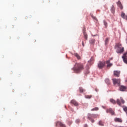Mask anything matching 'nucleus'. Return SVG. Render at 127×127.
I'll return each mask as SVG.
<instances>
[{"mask_svg": "<svg viewBox=\"0 0 127 127\" xmlns=\"http://www.w3.org/2000/svg\"><path fill=\"white\" fill-rule=\"evenodd\" d=\"M90 44H95V39H92L89 41Z\"/></svg>", "mask_w": 127, "mask_h": 127, "instance_id": "nucleus-22", "label": "nucleus"}, {"mask_svg": "<svg viewBox=\"0 0 127 127\" xmlns=\"http://www.w3.org/2000/svg\"><path fill=\"white\" fill-rule=\"evenodd\" d=\"M111 11L112 13H115V6L113 5L111 6Z\"/></svg>", "mask_w": 127, "mask_h": 127, "instance_id": "nucleus-18", "label": "nucleus"}, {"mask_svg": "<svg viewBox=\"0 0 127 127\" xmlns=\"http://www.w3.org/2000/svg\"><path fill=\"white\" fill-rule=\"evenodd\" d=\"M70 104H72V105H74L75 107H78L79 106V104L76 100L73 99L70 101Z\"/></svg>", "mask_w": 127, "mask_h": 127, "instance_id": "nucleus-8", "label": "nucleus"}, {"mask_svg": "<svg viewBox=\"0 0 127 127\" xmlns=\"http://www.w3.org/2000/svg\"><path fill=\"white\" fill-rule=\"evenodd\" d=\"M127 90V86H125L124 85H121L120 87V90L124 92V91H126Z\"/></svg>", "mask_w": 127, "mask_h": 127, "instance_id": "nucleus-14", "label": "nucleus"}, {"mask_svg": "<svg viewBox=\"0 0 127 127\" xmlns=\"http://www.w3.org/2000/svg\"><path fill=\"white\" fill-rule=\"evenodd\" d=\"M106 112L111 113V115H112V116H114V115H115V111H114L112 108L107 109Z\"/></svg>", "mask_w": 127, "mask_h": 127, "instance_id": "nucleus-11", "label": "nucleus"}, {"mask_svg": "<svg viewBox=\"0 0 127 127\" xmlns=\"http://www.w3.org/2000/svg\"><path fill=\"white\" fill-rule=\"evenodd\" d=\"M105 82L107 84H110V79L107 78L105 79Z\"/></svg>", "mask_w": 127, "mask_h": 127, "instance_id": "nucleus-30", "label": "nucleus"}, {"mask_svg": "<svg viewBox=\"0 0 127 127\" xmlns=\"http://www.w3.org/2000/svg\"><path fill=\"white\" fill-rule=\"evenodd\" d=\"M104 24L105 27H108V23L106 21H104Z\"/></svg>", "mask_w": 127, "mask_h": 127, "instance_id": "nucleus-29", "label": "nucleus"}, {"mask_svg": "<svg viewBox=\"0 0 127 127\" xmlns=\"http://www.w3.org/2000/svg\"><path fill=\"white\" fill-rule=\"evenodd\" d=\"M84 127H88V125L87 124L85 125Z\"/></svg>", "mask_w": 127, "mask_h": 127, "instance_id": "nucleus-39", "label": "nucleus"}, {"mask_svg": "<svg viewBox=\"0 0 127 127\" xmlns=\"http://www.w3.org/2000/svg\"><path fill=\"white\" fill-rule=\"evenodd\" d=\"M107 67V68H110V67H112L113 66V64L111 63L110 61L108 60L106 62Z\"/></svg>", "mask_w": 127, "mask_h": 127, "instance_id": "nucleus-13", "label": "nucleus"}, {"mask_svg": "<svg viewBox=\"0 0 127 127\" xmlns=\"http://www.w3.org/2000/svg\"><path fill=\"white\" fill-rule=\"evenodd\" d=\"M92 118H93V114H88L87 119H88V120H91Z\"/></svg>", "mask_w": 127, "mask_h": 127, "instance_id": "nucleus-20", "label": "nucleus"}, {"mask_svg": "<svg viewBox=\"0 0 127 127\" xmlns=\"http://www.w3.org/2000/svg\"><path fill=\"white\" fill-rule=\"evenodd\" d=\"M120 73L121 72L120 71H114V75H115L116 77H120Z\"/></svg>", "mask_w": 127, "mask_h": 127, "instance_id": "nucleus-16", "label": "nucleus"}, {"mask_svg": "<svg viewBox=\"0 0 127 127\" xmlns=\"http://www.w3.org/2000/svg\"><path fill=\"white\" fill-rule=\"evenodd\" d=\"M117 5H118V6H121V5H122V2H120V1H118L117 2Z\"/></svg>", "mask_w": 127, "mask_h": 127, "instance_id": "nucleus-27", "label": "nucleus"}, {"mask_svg": "<svg viewBox=\"0 0 127 127\" xmlns=\"http://www.w3.org/2000/svg\"><path fill=\"white\" fill-rule=\"evenodd\" d=\"M113 58L110 59L109 60L111 61V60H112Z\"/></svg>", "mask_w": 127, "mask_h": 127, "instance_id": "nucleus-41", "label": "nucleus"}, {"mask_svg": "<svg viewBox=\"0 0 127 127\" xmlns=\"http://www.w3.org/2000/svg\"><path fill=\"white\" fill-rule=\"evenodd\" d=\"M56 127H66V125L63 124L61 121H57L56 123Z\"/></svg>", "mask_w": 127, "mask_h": 127, "instance_id": "nucleus-5", "label": "nucleus"}, {"mask_svg": "<svg viewBox=\"0 0 127 127\" xmlns=\"http://www.w3.org/2000/svg\"><path fill=\"white\" fill-rule=\"evenodd\" d=\"M109 41V39L107 38L105 40V43L106 44H107V42H108Z\"/></svg>", "mask_w": 127, "mask_h": 127, "instance_id": "nucleus-37", "label": "nucleus"}, {"mask_svg": "<svg viewBox=\"0 0 127 127\" xmlns=\"http://www.w3.org/2000/svg\"><path fill=\"white\" fill-rule=\"evenodd\" d=\"M122 58L123 59L124 63L127 64V53H126L124 54V56H122Z\"/></svg>", "mask_w": 127, "mask_h": 127, "instance_id": "nucleus-7", "label": "nucleus"}, {"mask_svg": "<svg viewBox=\"0 0 127 127\" xmlns=\"http://www.w3.org/2000/svg\"><path fill=\"white\" fill-rule=\"evenodd\" d=\"M121 102L122 103V104H125V102L124 100V99H123V98L121 97Z\"/></svg>", "mask_w": 127, "mask_h": 127, "instance_id": "nucleus-31", "label": "nucleus"}, {"mask_svg": "<svg viewBox=\"0 0 127 127\" xmlns=\"http://www.w3.org/2000/svg\"><path fill=\"white\" fill-rule=\"evenodd\" d=\"M85 98L86 99H91V98H92V95H85Z\"/></svg>", "mask_w": 127, "mask_h": 127, "instance_id": "nucleus-26", "label": "nucleus"}, {"mask_svg": "<svg viewBox=\"0 0 127 127\" xmlns=\"http://www.w3.org/2000/svg\"><path fill=\"white\" fill-rule=\"evenodd\" d=\"M115 49H116L117 53H120V54H122L125 51V48L120 43L115 45Z\"/></svg>", "mask_w": 127, "mask_h": 127, "instance_id": "nucleus-2", "label": "nucleus"}, {"mask_svg": "<svg viewBox=\"0 0 127 127\" xmlns=\"http://www.w3.org/2000/svg\"><path fill=\"white\" fill-rule=\"evenodd\" d=\"M97 66L99 69H103L106 66V61H99L97 64Z\"/></svg>", "mask_w": 127, "mask_h": 127, "instance_id": "nucleus-4", "label": "nucleus"}, {"mask_svg": "<svg viewBox=\"0 0 127 127\" xmlns=\"http://www.w3.org/2000/svg\"><path fill=\"white\" fill-rule=\"evenodd\" d=\"M74 55V56H75V57H76L77 59H81V57H80V56H79V55L77 53H75Z\"/></svg>", "mask_w": 127, "mask_h": 127, "instance_id": "nucleus-21", "label": "nucleus"}, {"mask_svg": "<svg viewBox=\"0 0 127 127\" xmlns=\"http://www.w3.org/2000/svg\"><path fill=\"white\" fill-rule=\"evenodd\" d=\"M99 125L104 127V122H103L102 121H100L99 122Z\"/></svg>", "mask_w": 127, "mask_h": 127, "instance_id": "nucleus-24", "label": "nucleus"}, {"mask_svg": "<svg viewBox=\"0 0 127 127\" xmlns=\"http://www.w3.org/2000/svg\"><path fill=\"white\" fill-rule=\"evenodd\" d=\"M71 124H72V122H71L70 123V125H71Z\"/></svg>", "mask_w": 127, "mask_h": 127, "instance_id": "nucleus-44", "label": "nucleus"}, {"mask_svg": "<svg viewBox=\"0 0 127 127\" xmlns=\"http://www.w3.org/2000/svg\"><path fill=\"white\" fill-rule=\"evenodd\" d=\"M80 93H84L85 91H86L83 87H79V88Z\"/></svg>", "mask_w": 127, "mask_h": 127, "instance_id": "nucleus-19", "label": "nucleus"}, {"mask_svg": "<svg viewBox=\"0 0 127 127\" xmlns=\"http://www.w3.org/2000/svg\"><path fill=\"white\" fill-rule=\"evenodd\" d=\"M84 69V65L81 63H76L72 68L74 73H80Z\"/></svg>", "mask_w": 127, "mask_h": 127, "instance_id": "nucleus-1", "label": "nucleus"}, {"mask_svg": "<svg viewBox=\"0 0 127 127\" xmlns=\"http://www.w3.org/2000/svg\"><path fill=\"white\" fill-rule=\"evenodd\" d=\"M98 116L97 114H92V118L95 119L96 118H98Z\"/></svg>", "mask_w": 127, "mask_h": 127, "instance_id": "nucleus-28", "label": "nucleus"}, {"mask_svg": "<svg viewBox=\"0 0 127 127\" xmlns=\"http://www.w3.org/2000/svg\"><path fill=\"white\" fill-rule=\"evenodd\" d=\"M110 103H112L114 105H116V104H118L119 106H120V107H122V103H121V100H120V99H117V102L114 99H110Z\"/></svg>", "mask_w": 127, "mask_h": 127, "instance_id": "nucleus-3", "label": "nucleus"}, {"mask_svg": "<svg viewBox=\"0 0 127 127\" xmlns=\"http://www.w3.org/2000/svg\"><path fill=\"white\" fill-rule=\"evenodd\" d=\"M106 112L111 113V115H112V116H114V115H115V111H114L112 108L107 109Z\"/></svg>", "mask_w": 127, "mask_h": 127, "instance_id": "nucleus-9", "label": "nucleus"}, {"mask_svg": "<svg viewBox=\"0 0 127 127\" xmlns=\"http://www.w3.org/2000/svg\"><path fill=\"white\" fill-rule=\"evenodd\" d=\"M89 121H91V123H94L95 122V120H94V119H91V120H89Z\"/></svg>", "mask_w": 127, "mask_h": 127, "instance_id": "nucleus-36", "label": "nucleus"}, {"mask_svg": "<svg viewBox=\"0 0 127 127\" xmlns=\"http://www.w3.org/2000/svg\"><path fill=\"white\" fill-rule=\"evenodd\" d=\"M119 7H120V9H123L124 8V7L123 6V5H121V6H119Z\"/></svg>", "mask_w": 127, "mask_h": 127, "instance_id": "nucleus-35", "label": "nucleus"}, {"mask_svg": "<svg viewBox=\"0 0 127 127\" xmlns=\"http://www.w3.org/2000/svg\"><path fill=\"white\" fill-rule=\"evenodd\" d=\"M25 19H27V17H25Z\"/></svg>", "mask_w": 127, "mask_h": 127, "instance_id": "nucleus-42", "label": "nucleus"}, {"mask_svg": "<svg viewBox=\"0 0 127 127\" xmlns=\"http://www.w3.org/2000/svg\"><path fill=\"white\" fill-rule=\"evenodd\" d=\"M123 109L124 111V112H126V114L127 113V107L123 106Z\"/></svg>", "mask_w": 127, "mask_h": 127, "instance_id": "nucleus-23", "label": "nucleus"}, {"mask_svg": "<svg viewBox=\"0 0 127 127\" xmlns=\"http://www.w3.org/2000/svg\"><path fill=\"white\" fill-rule=\"evenodd\" d=\"M82 45L83 47H84V46H85V44H84V42L83 41H82Z\"/></svg>", "mask_w": 127, "mask_h": 127, "instance_id": "nucleus-38", "label": "nucleus"}, {"mask_svg": "<svg viewBox=\"0 0 127 127\" xmlns=\"http://www.w3.org/2000/svg\"><path fill=\"white\" fill-rule=\"evenodd\" d=\"M92 112H94V111H99V108L98 107H95L93 109H91Z\"/></svg>", "mask_w": 127, "mask_h": 127, "instance_id": "nucleus-25", "label": "nucleus"}, {"mask_svg": "<svg viewBox=\"0 0 127 127\" xmlns=\"http://www.w3.org/2000/svg\"><path fill=\"white\" fill-rule=\"evenodd\" d=\"M76 124H79V123H80V120L79 119H77L76 120Z\"/></svg>", "mask_w": 127, "mask_h": 127, "instance_id": "nucleus-32", "label": "nucleus"}, {"mask_svg": "<svg viewBox=\"0 0 127 127\" xmlns=\"http://www.w3.org/2000/svg\"><path fill=\"white\" fill-rule=\"evenodd\" d=\"M114 121L116 123H123V120L121 118H115Z\"/></svg>", "mask_w": 127, "mask_h": 127, "instance_id": "nucleus-15", "label": "nucleus"}, {"mask_svg": "<svg viewBox=\"0 0 127 127\" xmlns=\"http://www.w3.org/2000/svg\"><path fill=\"white\" fill-rule=\"evenodd\" d=\"M83 37L85 39V40H88V34H87V33L84 32Z\"/></svg>", "mask_w": 127, "mask_h": 127, "instance_id": "nucleus-17", "label": "nucleus"}, {"mask_svg": "<svg viewBox=\"0 0 127 127\" xmlns=\"http://www.w3.org/2000/svg\"><path fill=\"white\" fill-rule=\"evenodd\" d=\"M84 32H86V28L84 27L83 29V33H84Z\"/></svg>", "mask_w": 127, "mask_h": 127, "instance_id": "nucleus-34", "label": "nucleus"}, {"mask_svg": "<svg viewBox=\"0 0 127 127\" xmlns=\"http://www.w3.org/2000/svg\"><path fill=\"white\" fill-rule=\"evenodd\" d=\"M93 59H90V61H88V62H90V61H92Z\"/></svg>", "mask_w": 127, "mask_h": 127, "instance_id": "nucleus-40", "label": "nucleus"}, {"mask_svg": "<svg viewBox=\"0 0 127 127\" xmlns=\"http://www.w3.org/2000/svg\"><path fill=\"white\" fill-rule=\"evenodd\" d=\"M95 91H96V92H98V90H97V89H95Z\"/></svg>", "mask_w": 127, "mask_h": 127, "instance_id": "nucleus-43", "label": "nucleus"}, {"mask_svg": "<svg viewBox=\"0 0 127 127\" xmlns=\"http://www.w3.org/2000/svg\"><path fill=\"white\" fill-rule=\"evenodd\" d=\"M113 82L114 85H117V84L120 86V83H121V79L114 78L113 79Z\"/></svg>", "mask_w": 127, "mask_h": 127, "instance_id": "nucleus-6", "label": "nucleus"}, {"mask_svg": "<svg viewBox=\"0 0 127 127\" xmlns=\"http://www.w3.org/2000/svg\"><path fill=\"white\" fill-rule=\"evenodd\" d=\"M106 112L111 113V115H112V116H114V115H115V111H114L112 108L107 109Z\"/></svg>", "mask_w": 127, "mask_h": 127, "instance_id": "nucleus-10", "label": "nucleus"}, {"mask_svg": "<svg viewBox=\"0 0 127 127\" xmlns=\"http://www.w3.org/2000/svg\"><path fill=\"white\" fill-rule=\"evenodd\" d=\"M106 112L111 113V115H112V116H114V115H115V111H114L112 108L107 109Z\"/></svg>", "mask_w": 127, "mask_h": 127, "instance_id": "nucleus-12", "label": "nucleus"}, {"mask_svg": "<svg viewBox=\"0 0 127 127\" xmlns=\"http://www.w3.org/2000/svg\"><path fill=\"white\" fill-rule=\"evenodd\" d=\"M91 16L92 18H93V19H95L96 20H97V18H96V17L93 16V15H91Z\"/></svg>", "mask_w": 127, "mask_h": 127, "instance_id": "nucleus-33", "label": "nucleus"}]
</instances>
